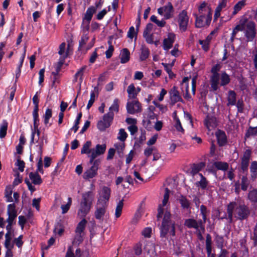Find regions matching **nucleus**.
<instances>
[{"label": "nucleus", "mask_w": 257, "mask_h": 257, "mask_svg": "<svg viewBox=\"0 0 257 257\" xmlns=\"http://www.w3.org/2000/svg\"><path fill=\"white\" fill-rule=\"evenodd\" d=\"M170 192V190L166 188L162 203L160 204L158 207V219H159L163 216L162 225L160 228L161 236L163 237H165L168 233L173 236L175 235V225L170 220L171 214L168 210L170 205L169 202Z\"/></svg>", "instance_id": "f257e3e1"}, {"label": "nucleus", "mask_w": 257, "mask_h": 257, "mask_svg": "<svg viewBox=\"0 0 257 257\" xmlns=\"http://www.w3.org/2000/svg\"><path fill=\"white\" fill-rule=\"evenodd\" d=\"M39 109L34 108L33 111V127L32 128V133L31 137L30 144L38 143L36 146V149L37 152L38 162L37 163V171L44 173L43 169V161H42V148L43 146V141L38 142V139L40 137V131L38 128L39 125Z\"/></svg>", "instance_id": "f03ea898"}, {"label": "nucleus", "mask_w": 257, "mask_h": 257, "mask_svg": "<svg viewBox=\"0 0 257 257\" xmlns=\"http://www.w3.org/2000/svg\"><path fill=\"white\" fill-rule=\"evenodd\" d=\"M249 212L248 207L239 202H231L227 205V213L230 222H232L233 216L238 219L243 220L247 217Z\"/></svg>", "instance_id": "7ed1b4c3"}, {"label": "nucleus", "mask_w": 257, "mask_h": 257, "mask_svg": "<svg viewBox=\"0 0 257 257\" xmlns=\"http://www.w3.org/2000/svg\"><path fill=\"white\" fill-rule=\"evenodd\" d=\"M94 198V194L91 191L86 192L82 194V200L77 212L79 217L84 218L89 213Z\"/></svg>", "instance_id": "20e7f679"}, {"label": "nucleus", "mask_w": 257, "mask_h": 257, "mask_svg": "<svg viewBox=\"0 0 257 257\" xmlns=\"http://www.w3.org/2000/svg\"><path fill=\"white\" fill-rule=\"evenodd\" d=\"M184 224L189 228L195 229L198 237L201 238L202 237V233L204 231V228L202 226L201 220L197 221L193 219H187L185 220Z\"/></svg>", "instance_id": "39448f33"}, {"label": "nucleus", "mask_w": 257, "mask_h": 257, "mask_svg": "<svg viewBox=\"0 0 257 257\" xmlns=\"http://www.w3.org/2000/svg\"><path fill=\"white\" fill-rule=\"evenodd\" d=\"M157 11L158 13L163 17L165 20L170 19L173 16V7L170 2L168 3L166 5L158 9Z\"/></svg>", "instance_id": "423d86ee"}, {"label": "nucleus", "mask_w": 257, "mask_h": 257, "mask_svg": "<svg viewBox=\"0 0 257 257\" xmlns=\"http://www.w3.org/2000/svg\"><path fill=\"white\" fill-rule=\"evenodd\" d=\"M100 163L99 160H95L91 164L92 166L86 170L83 174L84 179H90L95 177L97 174V171Z\"/></svg>", "instance_id": "0eeeda50"}, {"label": "nucleus", "mask_w": 257, "mask_h": 257, "mask_svg": "<svg viewBox=\"0 0 257 257\" xmlns=\"http://www.w3.org/2000/svg\"><path fill=\"white\" fill-rule=\"evenodd\" d=\"M244 34L247 41L251 42L253 40L256 34L254 22L249 21L247 23L246 28L244 30Z\"/></svg>", "instance_id": "6e6552de"}, {"label": "nucleus", "mask_w": 257, "mask_h": 257, "mask_svg": "<svg viewBox=\"0 0 257 257\" xmlns=\"http://www.w3.org/2000/svg\"><path fill=\"white\" fill-rule=\"evenodd\" d=\"M111 113L105 114L102 119L98 121L97 127L100 131L103 132L110 126L113 119L112 116L109 115Z\"/></svg>", "instance_id": "1a4fd4ad"}, {"label": "nucleus", "mask_w": 257, "mask_h": 257, "mask_svg": "<svg viewBox=\"0 0 257 257\" xmlns=\"http://www.w3.org/2000/svg\"><path fill=\"white\" fill-rule=\"evenodd\" d=\"M110 188L107 186L103 187L99 192V197L98 199V204L107 205L110 196Z\"/></svg>", "instance_id": "9d476101"}, {"label": "nucleus", "mask_w": 257, "mask_h": 257, "mask_svg": "<svg viewBox=\"0 0 257 257\" xmlns=\"http://www.w3.org/2000/svg\"><path fill=\"white\" fill-rule=\"evenodd\" d=\"M189 22V17L187 12L185 10L182 11L178 17V23L180 30L182 32H185L187 30Z\"/></svg>", "instance_id": "9b49d317"}, {"label": "nucleus", "mask_w": 257, "mask_h": 257, "mask_svg": "<svg viewBox=\"0 0 257 257\" xmlns=\"http://www.w3.org/2000/svg\"><path fill=\"white\" fill-rule=\"evenodd\" d=\"M193 16L195 17V26L198 28L209 26L212 20L210 16L206 17L198 15L197 14H193Z\"/></svg>", "instance_id": "f8f14e48"}, {"label": "nucleus", "mask_w": 257, "mask_h": 257, "mask_svg": "<svg viewBox=\"0 0 257 257\" xmlns=\"http://www.w3.org/2000/svg\"><path fill=\"white\" fill-rule=\"evenodd\" d=\"M106 150V145L98 144L96 146L95 148L91 149V154L89 155L90 157V163H92L94 161V159L98 156L102 155L104 153Z\"/></svg>", "instance_id": "ddd939ff"}, {"label": "nucleus", "mask_w": 257, "mask_h": 257, "mask_svg": "<svg viewBox=\"0 0 257 257\" xmlns=\"http://www.w3.org/2000/svg\"><path fill=\"white\" fill-rule=\"evenodd\" d=\"M249 21H248V19L245 16H242L241 17L239 21L238 24L233 29L231 38L234 39L236 34L239 31H243L245 28H246V25L247 23Z\"/></svg>", "instance_id": "4468645a"}, {"label": "nucleus", "mask_w": 257, "mask_h": 257, "mask_svg": "<svg viewBox=\"0 0 257 257\" xmlns=\"http://www.w3.org/2000/svg\"><path fill=\"white\" fill-rule=\"evenodd\" d=\"M126 107L127 113L131 114L140 112L141 111V105L140 103L135 99L128 101Z\"/></svg>", "instance_id": "2eb2a0df"}, {"label": "nucleus", "mask_w": 257, "mask_h": 257, "mask_svg": "<svg viewBox=\"0 0 257 257\" xmlns=\"http://www.w3.org/2000/svg\"><path fill=\"white\" fill-rule=\"evenodd\" d=\"M176 40V34L173 33H169L166 38L163 40V48L166 51L171 49Z\"/></svg>", "instance_id": "dca6fc26"}, {"label": "nucleus", "mask_w": 257, "mask_h": 257, "mask_svg": "<svg viewBox=\"0 0 257 257\" xmlns=\"http://www.w3.org/2000/svg\"><path fill=\"white\" fill-rule=\"evenodd\" d=\"M197 15L206 17L210 16L212 19L211 9L207 4L203 2L198 7V14Z\"/></svg>", "instance_id": "f3484780"}, {"label": "nucleus", "mask_w": 257, "mask_h": 257, "mask_svg": "<svg viewBox=\"0 0 257 257\" xmlns=\"http://www.w3.org/2000/svg\"><path fill=\"white\" fill-rule=\"evenodd\" d=\"M171 104L174 105L178 102H183V99L179 92L175 87H174L169 92Z\"/></svg>", "instance_id": "a211bd4d"}, {"label": "nucleus", "mask_w": 257, "mask_h": 257, "mask_svg": "<svg viewBox=\"0 0 257 257\" xmlns=\"http://www.w3.org/2000/svg\"><path fill=\"white\" fill-rule=\"evenodd\" d=\"M251 156V151L249 150H246L244 152L242 158H241V168L243 172L246 171L248 169L249 160Z\"/></svg>", "instance_id": "6ab92c4d"}, {"label": "nucleus", "mask_w": 257, "mask_h": 257, "mask_svg": "<svg viewBox=\"0 0 257 257\" xmlns=\"http://www.w3.org/2000/svg\"><path fill=\"white\" fill-rule=\"evenodd\" d=\"M205 163L203 162L192 164L190 167V173L191 175L194 177L198 175V174H200L199 172L205 168Z\"/></svg>", "instance_id": "aec40b11"}, {"label": "nucleus", "mask_w": 257, "mask_h": 257, "mask_svg": "<svg viewBox=\"0 0 257 257\" xmlns=\"http://www.w3.org/2000/svg\"><path fill=\"white\" fill-rule=\"evenodd\" d=\"M204 124L209 131L213 130L216 126L215 117L212 115H207L204 120Z\"/></svg>", "instance_id": "412c9836"}, {"label": "nucleus", "mask_w": 257, "mask_h": 257, "mask_svg": "<svg viewBox=\"0 0 257 257\" xmlns=\"http://www.w3.org/2000/svg\"><path fill=\"white\" fill-rule=\"evenodd\" d=\"M100 204H98V203H97L96 210L95 212V217L97 219L102 220L107 205Z\"/></svg>", "instance_id": "4be33fe9"}, {"label": "nucleus", "mask_w": 257, "mask_h": 257, "mask_svg": "<svg viewBox=\"0 0 257 257\" xmlns=\"http://www.w3.org/2000/svg\"><path fill=\"white\" fill-rule=\"evenodd\" d=\"M7 214L9 216L7 221H14L17 216V212L16 206L14 204H10L8 205Z\"/></svg>", "instance_id": "5701e85b"}, {"label": "nucleus", "mask_w": 257, "mask_h": 257, "mask_svg": "<svg viewBox=\"0 0 257 257\" xmlns=\"http://www.w3.org/2000/svg\"><path fill=\"white\" fill-rule=\"evenodd\" d=\"M217 143L220 146L225 145L227 142V138L225 133L222 131L218 130L215 133Z\"/></svg>", "instance_id": "b1692460"}, {"label": "nucleus", "mask_w": 257, "mask_h": 257, "mask_svg": "<svg viewBox=\"0 0 257 257\" xmlns=\"http://www.w3.org/2000/svg\"><path fill=\"white\" fill-rule=\"evenodd\" d=\"M52 116V110L51 108H47L43 116V122L47 128L49 127L51 125L52 123H50V119Z\"/></svg>", "instance_id": "393cba45"}, {"label": "nucleus", "mask_w": 257, "mask_h": 257, "mask_svg": "<svg viewBox=\"0 0 257 257\" xmlns=\"http://www.w3.org/2000/svg\"><path fill=\"white\" fill-rule=\"evenodd\" d=\"M119 100L118 98H115L113 101L112 104L109 108V112L107 113H111L110 116H112L113 118L114 112L117 113L119 111Z\"/></svg>", "instance_id": "a878e982"}, {"label": "nucleus", "mask_w": 257, "mask_h": 257, "mask_svg": "<svg viewBox=\"0 0 257 257\" xmlns=\"http://www.w3.org/2000/svg\"><path fill=\"white\" fill-rule=\"evenodd\" d=\"M226 4L227 0H221L219 2L218 5L216 7L215 11V14L214 16L215 20L217 19L220 17L221 11L223 9L226 7Z\"/></svg>", "instance_id": "bb28decb"}, {"label": "nucleus", "mask_w": 257, "mask_h": 257, "mask_svg": "<svg viewBox=\"0 0 257 257\" xmlns=\"http://www.w3.org/2000/svg\"><path fill=\"white\" fill-rule=\"evenodd\" d=\"M120 62L121 63H125L127 62L130 58V53L126 48L123 49L120 53Z\"/></svg>", "instance_id": "cd10ccee"}, {"label": "nucleus", "mask_w": 257, "mask_h": 257, "mask_svg": "<svg viewBox=\"0 0 257 257\" xmlns=\"http://www.w3.org/2000/svg\"><path fill=\"white\" fill-rule=\"evenodd\" d=\"M219 80L220 81V85L225 86L230 82V79L229 76L226 73L223 72L219 74Z\"/></svg>", "instance_id": "c85d7f7f"}, {"label": "nucleus", "mask_w": 257, "mask_h": 257, "mask_svg": "<svg viewBox=\"0 0 257 257\" xmlns=\"http://www.w3.org/2000/svg\"><path fill=\"white\" fill-rule=\"evenodd\" d=\"M29 176L32 183L35 185H40L42 182L40 176L37 173L31 172L29 173Z\"/></svg>", "instance_id": "c756f323"}, {"label": "nucleus", "mask_w": 257, "mask_h": 257, "mask_svg": "<svg viewBox=\"0 0 257 257\" xmlns=\"http://www.w3.org/2000/svg\"><path fill=\"white\" fill-rule=\"evenodd\" d=\"M198 176L200 178V180L196 182L195 185L197 187H200L202 189H205L208 184V182L202 174H199Z\"/></svg>", "instance_id": "7c9ffc66"}, {"label": "nucleus", "mask_w": 257, "mask_h": 257, "mask_svg": "<svg viewBox=\"0 0 257 257\" xmlns=\"http://www.w3.org/2000/svg\"><path fill=\"white\" fill-rule=\"evenodd\" d=\"M8 122L6 120H3L0 124V138H4L7 135Z\"/></svg>", "instance_id": "2f4dec72"}, {"label": "nucleus", "mask_w": 257, "mask_h": 257, "mask_svg": "<svg viewBox=\"0 0 257 257\" xmlns=\"http://www.w3.org/2000/svg\"><path fill=\"white\" fill-rule=\"evenodd\" d=\"M246 5L245 0H241L236 3L233 7V11L232 12V15L234 16L236 15Z\"/></svg>", "instance_id": "473e14b6"}, {"label": "nucleus", "mask_w": 257, "mask_h": 257, "mask_svg": "<svg viewBox=\"0 0 257 257\" xmlns=\"http://www.w3.org/2000/svg\"><path fill=\"white\" fill-rule=\"evenodd\" d=\"M227 101V105H234L236 104V93L234 91H229Z\"/></svg>", "instance_id": "72a5a7b5"}, {"label": "nucleus", "mask_w": 257, "mask_h": 257, "mask_svg": "<svg viewBox=\"0 0 257 257\" xmlns=\"http://www.w3.org/2000/svg\"><path fill=\"white\" fill-rule=\"evenodd\" d=\"M127 92L128 93V96L130 98L135 99L138 95L136 88L133 83L128 86Z\"/></svg>", "instance_id": "f704fd0d"}, {"label": "nucleus", "mask_w": 257, "mask_h": 257, "mask_svg": "<svg viewBox=\"0 0 257 257\" xmlns=\"http://www.w3.org/2000/svg\"><path fill=\"white\" fill-rule=\"evenodd\" d=\"M96 12V9L93 7H89L87 9L86 13L85 14L83 20H85V21L90 22L92 19L93 15Z\"/></svg>", "instance_id": "c9c22d12"}, {"label": "nucleus", "mask_w": 257, "mask_h": 257, "mask_svg": "<svg viewBox=\"0 0 257 257\" xmlns=\"http://www.w3.org/2000/svg\"><path fill=\"white\" fill-rule=\"evenodd\" d=\"M8 225L6 226L7 233L5 234L6 236H15L14 229L12 226L14 224V221H7Z\"/></svg>", "instance_id": "e433bc0d"}, {"label": "nucleus", "mask_w": 257, "mask_h": 257, "mask_svg": "<svg viewBox=\"0 0 257 257\" xmlns=\"http://www.w3.org/2000/svg\"><path fill=\"white\" fill-rule=\"evenodd\" d=\"M87 221L85 218H83L80 222L77 224L75 229V233L83 234L84 230L85 228Z\"/></svg>", "instance_id": "4c0bfd02"}, {"label": "nucleus", "mask_w": 257, "mask_h": 257, "mask_svg": "<svg viewBox=\"0 0 257 257\" xmlns=\"http://www.w3.org/2000/svg\"><path fill=\"white\" fill-rule=\"evenodd\" d=\"M206 249L207 255H210L212 252V239L210 234H207L206 237Z\"/></svg>", "instance_id": "58836bf2"}, {"label": "nucleus", "mask_w": 257, "mask_h": 257, "mask_svg": "<svg viewBox=\"0 0 257 257\" xmlns=\"http://www.w3.org/2000/svg\"><path fill=\"white\" fill-rule=\"evenodd\" d=\"M150 20L152 22L155 23L158 27L160 28L164 27L166 23L165 21V20L164 19V18L162 19L161 20H159L157 19V17L155 15H153L151 17Z\"/></svg>", "instance_id": "ea45409f"}, {"label": "nucleus", "mask_w": 257, "mask_h": 257, "mask_svg": "<svg viewBox=\"0 0 257 257\" xmlns=\"http://www.w3.org/2000/svg\"><path fill=\"white\" fill-rule=\"evenodd\" d=\"M162 65L164 66V69L168 74L169 77L173 78V77L174 76V74L172 71V69L174 66V62H172L171 64L162 63Z\"/></svg>", "instance_id": "a19ab883"}, {"label": "nucleus", "mask_w": 257, "mask_h": 257, "mask_svg": "<svg viewBox=\"0 0 257 257\" xmlns=\"http://www.w3.org/2000/svg\"><path fill=\"white\" fill-rule=\"evenodd\" d=\"M251 178L253 180L257 176V162L253 161L250 165Z\"/></svg>", "instance_id": "79ce46f5"}, {"label": "nucleus", "mask_w": 257, "mask_h": 257, "mask_svg": "<svg viewBox=\"0 0 257 257\" xmlns=\"http://www.w3.org/2000/svg\"><path fill=\"white\" fill-rule=\"evenodd\" d=\"M149 55H150L149 49L145 46H142L141 48V53L140 55V60L141 61H144L148 58Z\"/></svg>", "instance_id": "37998d69"}, {"label": "nucleus", "mask_w": 257, "mask_h": 257, "mask_svg": "<svg viewBox=\"0 0 257 257\" xmlns=\"http://www.w3.org/2000/svg\"><path fill=\"white\" fill-rule=\"evenodd\" d=\"M91 145V142L90 141H87L83 146V147L81 151L82 154H91V149H90V147Z\"/></svg>", "instance_id": "c03bdc74"}, {"label": "nucleus", "mask_w": 257, "mask_h": 257, "mask_svg": "<svg viewBox=\"0 0 257 257\" xmlns=\"http://www.w3.org/2000/svg\"><path fill=\"white\" fill-rule=\"evenodd\" d=\"M89 39L88 34L83 33L79 41V50H82L83 46L86 44Z\"/></svg>", "instance_id": "a18cd8bd"}, {"label": "nucleus", "mask_w": 257, "mask_h": 257, "mask_svg": "<svg viewBox=\"0 0 257 257\" xmlns=\"http://www.w3.org/2000/svg\"><path fill=\"white\" fill-rule=\"evenodd\" d=\"M72 204V198L69 197L68 198L67 203L66 204H62L61 206L62 213L63 214L66 213L69 210Z\"/></svg>", "instance_id": "49530a36"}, {"label": "nucleus", "mask_w": 257, "mask_h": 257, "mask_svg": "<svg viewBox=\"0 0 257 257\" xmlns=\"http://www.w3.org/2000/svg\"><path fill=\"white\" fill-rule=\"evenodd\" d=\"M58 54L61 57H67L68 55V50H66V44L62 43L59 46Z\"/></svg>", "instance_id": "de8ad7c7"}, {"label": "nucleus", "mask_w": 257, "mask_h": 257, "mask_svg": "<svg viewBox=\"0 0 257 257\" xmlns=\"http://www.w3.org/2000/svg\"><path fill=\"white\" fill-rule=\"evenodd\" d=\"M13 236H5V241L4 243L5 247L6 249H13L14 246V242L12 241Z\"/></svg>", "instance_id": "09e8293b"}, {"label": "nucleus", "mask_w": 257, "mask_h": 257, "mask_svg": "<svg viewBox=\"0 0 257 257\" xmlns=\"http://www.w3.org/2000/svg\"><path fill=\"white\" fill-rule=\"evenodd\" d=\"M214 166L218 170L225 171L228 168L227 163L222 162H216L214 164Z\"/></svg>", "instance_id": "8fccbe9b"}, {"label": "nucleus", "mask_w": 257, "mask_h": 257, "mask_svg": "<svg viewBox=\"0 0 257 257\" xmlns=\"http://www.w3.org/2000/svg\"><path fill=\"white\" fill-rule=\"evenodd\" d=\"M123 205V200L119 201L117 203L115 212V216L116 218H118L120 216L122 212Z\"/></svg>", "instance_id": "3c124183"}, {"label": "nucleus", "mask_w": 257, "mask_h": 257, "mask_svg": "<svg viewBox=\"0 0 257 257\" xmlns=\"http://www.w3.org/2000/svg\"><path fill=\"white\" fill-rule=\"evenodd\" d=\"M179 202L183 208L188 209L190 207V201L185 197L181 196L179 199Z\"/></svg>", "instance_id": "603ef678"}, {"label": "nucleus", "mask_w": 257, "mask_h": 257, "mask_svg": "<svg viewBox=\"0 0 257 257\" xmlns=\"http://www.w3.org/2000/svg\"><path fill=\"white\" fill-rule=\"evenodd\" d=\"M127 137V134L125 130L123 128L120 129L118 134L117 139L121 142H124Z\"/></svg>", "instance_id": "864d4df0"}, {"label": "nucleus", "mask_w": 257, "mask_h": 257, "mask_svg": "<svg viewBox=\"0 0 257 257\" xmlns=\"http://www.w3.org/2000/svg\"><path fill=\"white\" fill-rule=\"evenodd\" d=\"M211 86L212 88L214 90H216L218 88V85L219 84V77H211Z\"/></svg>", "instance_id": "5fc2aeb1"}, {"label": "nucleus", "mask_w": 257, "mask_h": 257, "mask_svg": "<svg viewBox=\"0 0 257 257\" xmlns=\"http://www.w3.org/2000/svg\"><path fill=\"white\" fill-rule=\"evenodd\" d=\"M76 233V234H75V237L74 238V240L73 241V243L79 245L83 240V234L79 233Z\"/></svg>", "instance_id": "6e6d98bb"}, {"label": "nucleus", "mask_w": 257, "mask_h": 257, "mask_svg": "<svg viewBox=\"0 0 257 257\" xmlns=\"http://www.w3.org/2000/svg\"><path fill=\"white\" fill-rule=\"evenodd\" d=\"M174 127H175L176 131L178 132H180L182 134L184 133V130L182 127L181 121L179 118H177L176 120H174Z\"/></svg>", "instance_id": "4d7b16f0"}, {"label": "nucleus", "mask_w": 257, "mask_h": 257, "mask_svg": "<svg viewBox=\"0 0 257 257\" xmlns=\"http://www.w3.org/2000/svg\"><path fill=\"white\" fill-rule=\"evenodd\" d=\"M248 199L252 202L257 201V189L250 191L248 195Z\"/></svg>", "instance_id": "13d9d810"}, {"label": "nucleus", "mask_w": 257, "mask_h": 257, "mask_svg": "<svg viewBox=\"0 0 257 257\" xmlns=\"http://www.w3.org/2000/svg\"><path fill=\"white\" fill-rule=\"evenodd\" d=\"M248 181L246 176H243L241 179V188L242 190L245 191L247 190L248 186Z\"/></svg>", "instance_id": "bf43d9fd"}, {"label": "nucleus", "mask_w": 257, "mask_h": 257, "mask_svg": "<svg viewBox=\"0 0 257 257\" xmlns=\"http://www.w3.org/2000/svg\"><path fill=\"white\" fill-rule=\"evenodd\" d=\"M89 21H85L83 20L82 24L81 25V28L83 33L88 34V31L89 29Z\"/></svg>", "instance_id": "052dcab7"}, {"label": "nucleus", "mask_w": 257, "mask_h": 257, "mask_svg": "<svg viewBox=\"0 0 257 257\" xmlns=\"http://www.w3.org/2000/svg\"><path fill=\"white\" fill-rule=\"evenodd\" d=\"M221 66L219 64H217L214 65L211 69V72L212 73V77H219V73H218V71H219Z\"/></svg>", "instance_id": "680f3d73"}, {"label": "nucleus", "mask_w": 257, "mask_h": 257, "mask_svg": "<svg viewBox=\"0 0 257 257\" xmlns=\"http://www.w3.org/2000/svg\"><path fill=\"white\" fill-rule=\"evenodd\" d=\"M108 48L105 52L106 57L107 58H110L112 56L113 52L114 51V48L113 46L111 45L110 41H108Z\"/></svg>", "instance_id": "e2e57ef3"}, {"label": "nucleus", "mask_w": 257, "mask_h": 257, "mask_svg": "<svg viewBox=\"0 0 257 257\" xmlns=\"http://www.w3.org/2000/svg\"><path fill=\"white\" fill-rule=\"evenodd\" d=\"M199 44L201 45L202 49L204 51H207L209 48L210 42L206 40H199Z\"/></svg>", "instance_id": "0e129e2a"}, {"label": "nucleus", "mask_w": 257, "mask_h": 257, "mask_svg": "<svg viewBox=\"0 0 257 257\" xmlns=\"http://www.w3.org/2000/svg\"><path fill=\"white\" fill-rule=\"evenodd\" d=\"M64 231V228L61 224H58L55 227L54 232L58 234L59 236L62 235Z\"/></svg>", "instance_id": "69168bd1"}, {"label": "nucleus", "mask_w": 257, "mask_h": 257, "mask_svg": "<svg viewBox=\"0 0 257 257\" xmlns=\"http://www.w3.org/2000/svg\"><path fill=\"white\" fill-rule=\"evenodd\" d=\"M143 35L148 43L153 44L154 43L152 35L147 31H144Z\"/></svg>", "instance_id": "338daca9"}, {"label": "nucleus", "mask_w": 257, "mask_h": 257, "mask_svg": "<svg viewBox=\"0 0 257 257\" xmlns=\"http://www.w3.org/2000/svg\"><path fill=\"white\" fill-rule=\"evenodd\" d=\"M156 150V149L154 147L147 148L144 151V155L146 157H149L153 154Z\"/></svg>", "instance_id": "774afa93"}]
</instances>
